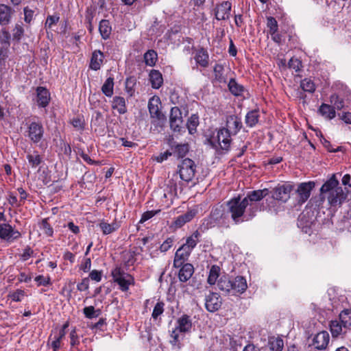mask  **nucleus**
Segmentation results:
<instances>
[{"label": "nucleus", "instance_id": "1", "mask_svg": "<svg viewBox=\"0 0 351 351\" xmlns=\"http://www.w3.org/2000/svg\"><path fill=\"white\" fill-rule=\"evenodd\" d=\"M253 204H248L247 199H241L239 196L233 197L227 202L228 213L230 214L231 219L236 223L248 221L255 216L256 208Z\"/></svg>", "mask_w": 351, "mask_h": 351}, {"label": "nucleus", "instance_id": "2", "mask_svg": "<svg viewBox=\"0 0 351 351\" xmlns=\"http://www.w3.org/2000/svg\"><path fill=\"white\" fill-rule=\"evenodd\" d=\"M339 184L335 174H333L320 189L321 201L327 198L330 206L341 205L346 199L347 193L343 191Z\"/></svg>", "mask_w": 351, "mask_h": 351}, {"label": "nucleus", "instance_id": "3", "mask_svg": "<svg viewBox=\"0 0 351 351\" xmlns=\"http://www.w3.org/2000/svg\"><path fill=\"white\" fill-rule=\"evenodd\" d=\"M231 135L227 130L222 128L216 134H213L207 141L212 147L216 149L220 148L227 151L230 147Z\"/></svg>", "mask_w": 351, "mask_h": 351}, {"label": "nucleus", "instance_id": "4", "mask_svg": "<svg viewBox=\"0 0 351 351\" xmlns=\"http://www.w3.org/2000/svg\"><path fill=\"white\" fill-rule=\"evenodd\" d=\"M161 101L158 96L152 97L148 101V109L152 119V123L162 127L166 120L161 111Z\"/></svg>", "mask_w": 351, "mask_h": 351}, {"label": "nucleus", "instance_id": "5", "mask_svg": "<svg viewBox=\"0 0 351 351\" xmlns=\"http://www.w3.org/2000/svg\"><path fill=\"white\" fill-rule=\"evenodd\" d=\"M111 276L113 281L119 285L120 289L123 291H128L130 285L134 282V278L119 267H116L112 270Z\"/></svg>", "mask_w": 351, "mask_h": 351}, {"label": "nucleus", "instance_id": "6", "mask_svg": "<svg viewBox=\"0 0 351 351\" xmlns=\"http://www.w3.org/2000/svg\"><path fill=\"white\" fill-rule=\"evenodd\" d=\"M195 165L193 160L190 158H185L178 165L179 175L182 180L189 182L192 180L195 173Z\"/></svg>", "mask_w": 351, "mask_h": 351}, {"label": "nucleus", "instance_id": "7", "mask_svg": "<svg viewBox=\"0 0 351 351\" xmlns=\"http://www.w3.org/2000/svg\"><path fill=\"white\" fill-rule=\"evenodd\" d=\"M292 190L293 186L290 184H278L273 189L271 196L274 199L286 202L290 198V193Z\"/></svg>", "mask_w": 351, "mask_h": 351}, {"label": "nucleus", "instance_id": "8", "mask_svg": "<svg viewBox=\"0 0 351 351\" xmlns=\"http://www.w3.org/2000/svg\"><path fill=\"white\" fill-rule=\"evenodd\" d=\"M21 237V234L18 230L14 229L8 223L0 224V239L9 243L13 242Z\"/></svg>", "mask_w": 351, "mask_h": 351}, {"label": "nucleus", "instance_id": "9", "mask_svg": "<svg viewBox=\"0 0 351 351\" xmlns=\"http://www.w3.org/2000/svg\"><path fill=\"white\" fill-rule=\"evenodd\" d=\"M315 187L314 182H307L300 183L295 193L298 195L297 199L299 203H304L310 197L311 191Z\"/></svg>", "mask_w": 351, "mask_h": 351}, {"label": "nucleus", "instance_id": "10", "mask_svg": "<svg viewBox=\"0 0 351 351\" xmlns=\"http://www.w3.org/2000/svg\"><path fill=\"white\" fill-rule=\"evenodd\" d=\"M44 128L41 123L33 121L28 126L27 136L34 143H38L43 137Z\"/></svg>", "mask_w": 351, "mask_h": 351}, {"label": "nucleus", "instance_id": "11", "mask_svg": "<svg viewBox=\"0 0 351 351\" xmlns=\"http://www.w3.org/2000/svg\"><path fill=\"white\" fill-rule=\"evenodd\" d=\"M221 304V299L218 293L210 292L206 295L205 307L209 312L217 311L220 308Z\"/></svg>", "mask_w": 351, "mask_h": 351}, {"label": "nucleus", "instance_id": "12", "mask_svg": "<svg viewBox=\"0 0 351 351\" xmlns=\"http://www.w3.org/2000/svg\"><path fill=\"white\" fill-rule=\"evenodd\" d=\"M225 223L224 212L221 208H213L208 219V225L213 227L216 225H223Z\"/></svg>", "mask_w": 351, "mask_h": 351}, {"label": "nucleus", "instance_id": "13", "mask_svg": "<svg viewBox=\"0 0 351 351\" xmlns=\"http://www.w3.org/2000/svg\"><path fill=\"white\" fill-rule=\"evenodd\" d=\"M241 119L235 115L228 116L226 119V128L232 135H236L242 128Z\"/></svg>", "mask_w": 351, "mask_h": 351}, {"label": "nucleus", "instance_id": "14", "mask_svg": "<svg viewBox=\"0 0 351 351\" xmlns=\"http://www.w3.org/2000/svg\"><path fill=\"white\" fill-rule=\"evenodd\" d=\"M231 3L226 1L217 5L215 8V17L217 20L228 19L230 15Z\"/></svg>", "mask_w": 351, "mask_h": 351}, {"label": "nucleus", "instance_id": "15", "mask_svg": "<svg viewBox=\"0 0 351 351\" xmlns=\"http://www.w3.org/2000/svg\"><path fill=\"white\" fill-rule=\"evenodd\" d=\"M186 248L187 247L182 245L177 250L173 260V267L177 268L180 267L184 265V262L187 261L191 252Z\"/></svg>", "mask_w": 351, "mask_h": 351}, {"label": "nucleus", "instance_id": "16", "mask_svg": "<svg viewBox=\"0 0 351 351\" xmlns=\"http://www.w3.org/2000/svg\"><path fill=\"white\" fill-rule=\"evenodd\" d=\"M269 190L264 189L263 190H256L250 191L247 193V196L244 197V199H247L248 204H253L254 208H256L254 210L256 212L257 210L256 205L254 203L261 200L263 197H266L269 194Z\"/></svg>", "mask_w": 351, "mask_h": 351}, {"label": "nucleus", "instance_id": "17", "mask_svg": "<svg viewBox=\"0 0 351 351\" xmlns=\"http://www.w3.org/2000/svg\"><path fill=\"white\" fill-rule=\"evenodd\" d=\"M231 284L232 289L230 294L233 295L238 293H243L247 288L246 280L243 276H237L234 280H231Z\"/></svg>", "mask_w": 351, "mask_h": 351}, {"label": "nucleus", "instance_id": "18", "mask_svg": "<svg viewBox=\"0 0 351 351\" xmlns=\"http://www.w3.org/2000/svg\"><path fill=\"white\" fill-rule=\"evenodd\" d=\"M330 337L326 331L318 332L313 338V345L318 350H323L326 348L329 343Z\"/></svg>", "mask_w": 351, "mask_h": 351}, {"label": "nucleus", "instance_id": "19", "mask_svg": "<svg viewBox=\"0 0 351 351\" xmlns=\"http://www.w3.org/2000/svg\"><path fill=\"white\" fill-rule=\"evenodd\" d=\"M14 13V10L10 6L1 4L0 5V25H6L11 21L12 16Z\"/></svg>", "mask_w": 351, "mask_h": 351}, {"label": "nucleus", "instance_id": "20", "mask_svg": "<svg viewBox=\"0 0 351 351\" xmlns=\"http://www.w3.org/2000/svg\"><path fill=\"white\" fill-rule=\"evenodd\" d=\"M197 209L193 208L187 210L185 213L178 216L174 221V224L178 228H181L186 223L191 221L197 215Z\"/></svg>", "mask_w": 351, "mask_h": 351}, {"label": "nucleus", "instance_id": "21", "mask_svg": "<svg viewBox=\"0 0 351 351\" xmlns=\"http://www.w3.org/2000/svg\"><path fill=\"white\" fill-rule=\"evenodd\" d=\"M176 328L181 332H189L192 328V320L190 316L183 315L179 317L177 320V326Z\"/></svg>", "mask_w": 351, "mask_h": 351}, {"label": "nucleus", "instance_id": "22", "mask_svg": "<svg viewBox=\"0 0 351 351\" xmlns=\"http://www.w3.org/2000/svg\"><path fill=\"white\" fill-rule=\"evenodd\" d=\"M194 59L197 64L204 68L209 65V55L204 48L202 47L196 51Z\"/></svg>", "mask_w": 351, "mask_h": 351}, {"label": "nucleus", "instance_id": "23", "mask_svg": "<svg viewBox=\"0 0 351 351\" xmlns=\"http://www.w3.org/2000/svg\"><path fill=\"white\" fill-rule=\"evenodd\" d=\"M37 103L40 107H46L50 100V94L48 90L44 87L39 86L36 88Z\"/></svg>", "mask_w": 351, "mask_h": 351}, {"label": "nucleus", "instance_id": "24", "mask_svg": "<svg viewBox=\"0 0 351 351\" xmlns=\"http://www.w3.org/2000/svg\"><path fill=\"white\" fill-rule=\"evenodd\" d=\"M194 273V267L191 263H185L181 266L178 273V278L181 282L188 281Z\"/></svg>", "mask_w": 351, "mask_h": 351}, {"label": "nucleus", "instance_id": "25", "mask_svg": "<svg viewBox=\"0 0 351 351\" xmlns=\"http://www.w3.org/2000/svg\"><path fill=\"white\" fill-rule=\"evenodd\" d=\"M104 58V53L101 51H94L90 58V68L95 71L99 70L103 63Z\"/></svg>", "mask_w": 351, "mask_h": 351}, {"label": "nucleus", "instance_id": "26", "mask_svg": "<svg viewBox=\"0 0 351 351\" xmlns=\"http://www.w3.org/2000/svg\"><path fill=\"white\" fill-rule=\"evenodd\" d=\"M232 286L231 279L228 276H223L217 281L219 289L225 294H230L231 289H232Z\"/></svg>", "mask_w": 351, "mask_h": 351}, {"label": "nucleus", "instance_id": "27", "mask_svg": "<svg viewBox=\"0 0 351 351\" xmlns=\"http://www.w3.org/2000/svg\"><path fill=\"white\" fill-rule=\"evenodd\" d=\"M99 31L103 39H108L112 32V27L110 21L106 19L101 20L99 22Z\"/></svg>", "mask_w": 351, "mask_h": 351}, {"label": "nucleus", "instance_id": "28", "mask_svg": "<svg viewBox=\"0 0 351 351\" xmlns=\"http://www.w3.org/2000/svg\"><path fill=\"white\" fill-rule=\"evenodd\" d=\"M149 81L153 88H159L163 83V78L160 72L154 69L152 70L149 73Z\"/></svg>", "mask_w": 351, "mask_h": 351}, {"label": "nucleus", "instance_id": "29", "mask_svg": "<svg viewBox=\"0 0 351 351\" xmlns=\"http://www.w3.org/2000/svg\"><path fill=\"white\" fill-rule=\"evenodd\" d=\"M201 234L198 230L195 231L190 237H187L186 243L182 245L192 252L197 244L200 241Z\"/></svg>", "mask_w": 351, "mask_h": 351}, {"label": "nucleus", "instance_id": "30", "mask_svg": "<svg viewBox=\"0 0 351 351\" xmlns=\"http://www.w3.org/2000/svg\"><path fill=\"white\" fill-rule=\"evenodd\" d=\"M112 107L118 111L119 114H125L127 112L125 100L123 97L116 96L113 98Z\"/></svg>", "mask_w": 351, "mask_h": 351}, {"label": "nucleus", "instance_id": "31", "mask_svg": "<svg viewBox=\"0 0 351 351\" xmlns=\"http://www.w3.org/2000/svg\"><path fill=\"white\" fill-rule=\"evenodd\" d=\"M259 112L257 110H253L247 113L245 121L248 127L252 128L258 122Z\"/></svg>", "mask_w": 351, "mask_h": 351}, {"label": "nucleus", "instance_id": "32", "mask_svg": "<svg viewBox=\"0 0 351 351\" xmlns=\"http://www.w3.org/2000/svg\"><path fill=\"white\" fill-rule=\"evenodd\" d=\"M319 113L327 119H332L335 117L336 112L332 106L322 104L319 108Z\"/></svg>", "mask_w": 351, "mask_h": 351}, {"label": "nucleus", "instance_id": "33", "mask_svg": "<svg viewBox=\"0 0 351 351\" xmlns=\"http://www.w3.org/2000/svg\"><path fill=\"white\" fill-rule=\"evenodd\" d=\"M221 269L217 265H213L209 271L207 282L209 285H213L216 283L217 278L219 277Z\"/></svg>", "mask_w": 351, "mask_h": 351}, {"label": "nucleus", "instance_id": "34", "mask_svg": "<svg viewBox=\"0 0 351 351\" xmlns=\"http://www.w3.org/2000/svg\"><path fill=\"white\" fill-rule=\"evenodd\" d=\"M171 148L174 147V154L178 158H183L189 152L188 144H176L170 143Z\"/></svg>", "mask_w": 351, "mask_h": 351}, {"label": "nucleus", "instance_id": "35", "mask_svg": "<svg viewBox=\"0 0 351 351\" xmlns=\"http://www.w3.org/2000/svg\"><path fill=\"white\" fill-rule=\"evenodd\" d=\"M229 90L236 96L241 95L244 90L242 85L239 84L234 79H231L228 84Z\"/></svg>", "mask_w": 351, "mask_h": 351}, {"label": "nucleus", "instance_id": "36", "mask_svg": "<svg viewBox=\"0 0 351 351\" xmlns=\"http://www.w3.org/2000/svg\"><path fill=\"white\" fill-rule=\"evenodd\" d=\"M113 87L114 78L109 77L101 87L102 93L107 97H111L113 95Z\"/></svg>", "mask_w": 351, "mask_h": 351}, {"label": "nucleus", "instance_id": "37", "mask_svg": "<svg viewBox=\"0 0 351 351\" xmlns=\"http://www.w3.org/2000/svg\"><path fill=\"white\" fill-rule=\"evenodd\" d=\"M99 227L104 234H108L117 230L119 228V225L117 221H114L112 223L101 222L99 223Z\"/></svg>", "mask_w": 351, "mask_h": 351}, {"label": "nucleus", "instance_id": "38", "mask_svg": "<svg viewBox=\"0 0 351 351\" xmlns=\"http://www.w3.org/2000/svg\"><path fill=\"white\" fill-rule=\"evenodd\" d=\"M214 80L219 83H226V79L223 75V66L221 64H216L213 69Z\"/></svg>", "mask_w": 351, "mask_h": 351}, {"label": "nucleus", "instance_id": "39", "mask_svg": "<svg viewBox=\"0 0 351 351\" xmlns=\"http://www.w3.org/2000/svg\"><path fill=\"white\" fill-rule=\"evenodd\" d=\"M339 319L341 324L345 327L351 326V310L345 309L339 314Z\"/></svg>", "mask_w": 351, "mask_h": 351}, {"label": "nucleus", "instance_id": "40", "mask_svg": "<svg viewBox=\"0 0 351 351\" xmlns=\"http://www.w3.org/2000/svg\"><path fill=\"white\" fill-rule=\"evenodd\" d=\"M144 60L146 65L153 66L157 60V53L154 50H148L144 54Z\"/></svg>", "mask_w": 351, "mask_h": 351}, {"label": "nucleus", "instance_id": "41", "mask_svg": "<svg viewBox=\"0 0 351 351\" xmlns=\"http://www.w3.org/2000/svg\"><path fill=\"white\" fill-rule=\"evenodd\" d=\"M269 346L271 351H282L284 343L280 338H272L269 341Z\"/></svg>", "mask_w": 351, "mask_h": 351}, {"label": "nucleus", "instance_id": "42", "mask_svg": "<svg viewBox=\"0 0 351 351\" xmlns=\"http://www.w3.org/2000/svg\"><path fill=\"white\" fill-rule=\"evenodd\" d=\"M300 87L304 91L308 93H313L315 90V85L309 78H305L302 80Z\"/></svg>", "mask_w": 351, "mask_h": 351}, {"label": "nucleus", "instance_id": "43", "mask_svg": "<svg viewBox=\"0 0 351 351\" xmlns=\"http://www.w3.org/2000/svg\"><path fill=\"white\" fill-rule=\"evenodd\" d=\"M330 328L333 337H337L342 332V326L337 320L331 321Z\"/></svg>", "mask_w": 351, "mask_h": 351}, {"label": "nucleus", "instance_id": "44", "mask_svg": "<svg viewBox=\"0 0 351 351\" xmlns=\"http://www.w3.org/2000/svg\"><path fill=\"white\" fill-rule=\"evenodd\" d=\"M40 228L47 237H52L53 234V229L48 223L47 219H44L40 223Z\"/></svg>", "mask_w": 351, "mask_h": 351}, {"label": "nucleus", "instance_id": "45", "mask_svg": "<svg viewBox=\"0 0 351 351\" xmlns=\"http://www.w3.org/2000/svg\"><path fill=\"white\" fill-rule=\"evenodd\" d=\"M199 124V117L197 114H192L187 122V128L190 134H193L196 130Z\"/></svg>", "mask_w": 351, "mask_h": 351}, {"label": "nucleus", "instance_id": "46", "mask_svg": "<svg viewBox=\"0 0 351 351\" xmlns=\"http://www.w3.org/2000/svg\"><path fill=\"white\" fill-rule=\"evenodd\" d=\"M180 330L178 328H175L172 330L171 334V338L170 343L173 346H176L177 348H180Z\"/></svg>", "mask_w": 351, "mask_h": 351}, {"label": "nucleus", "instance_id": "47", "mask_svg": "<svg viewBox=\"0 0 351 351\" xmlns=\"http://www.w3.org/2000/svg\"><path fill=\"white\" fill-rule=\"evenodd\" d=\"M330 103L333 105L334 109L341 110L344 106V100L337 95H332L330 98Z\"/></svg>", "mask_w": 351, "mask_h": 351}, {"label": "nucleus", "instance_id": "48", "mask_svg": "<svg viewBox=\"0 0 351 351\" xmlns=\"http://www.w3.org/2000/svg\"><path fill=\"white\" fill-rule=\"evenodd\" d=\"M27 158L32 167H38L42 162L40 156L37 153L27 154Z\"/></svg>", "mask_w": 351, "mask_h": 351}, {"label": "nucleus", "instance_id": "49", "mask_svg": "<svg viewBox=\"0 0 351 351\" xmlns=\"http://www.w3.org/2000/svg\"><path fill=\"white\" fill-rule=\"evenodd\" d=\"M267 26L269 28L270 34H274L278 31V23L275 18L272 16L267 17Z\"/></svg>", "mask_w": 351, "mask_h": 351}, {"label": "nucleus", "instance_id": "50", "mask_svg": "<svg viewBox=\"0 0 351 351\" xmlns=\"http://www.w3.org/2000/svg\"><path fill=\"white\" fill-rule=\"evenodd\" d=\"M165 304L163 302H158L153 310L152 317L153 319H156L164 312Z\"/></svg>", "mask_w": 351, "mask_h": 351}, {"label": "nucleus", "instance_id": "51", "mask_svg": "<svg viewBox=\"0 0 351 351\" xmlns=\"http://www.w3.org/2000/svg\"><path fill=\"white\" fill-rule=\"evenodd\" d=\"M83 312L86 317L88 319H92L93 317H96L99 315V313L100 310L95 311L94 306H86L83 309Z\"/></svg>", "mask_w": 351, "mask_h": 351}, {"label": "nucleus", "instance_id": "52", "mask_svg": "<svg viewBox=\"0 0 351 351\" xmlns=\"http://www.w3.org/2000/svg\"><path fill=\"white\" fill-rule=\"evenodd\" d=\"M10 34L5 29H2L0 35V44L3 46H10Z\"/></svg>", "mask_w": 351, "mask_h": 351}, {"label": "nucleus", "instance_id": "53", "mask_svg": "<svg viewBox=\"0 0 351 351\" xmlns=\"http://www.w3.org/2000/svg\"><path fill=\"white\" fill-rule=\"evenodd\" d=\"M24 33V29L21 25L16 24L14 28L12 30L13 39L16 40H20Z\"/></svg>", "mask_w": 351, "mask_h": 351}, {"label": "nucleus", "instance_id": "54", "mask_svg": "<svg viewBox=\"0 0 351 351\" xmlns=\"http://www.w3.org/2000/svg\"><path fill=\"white\" fill-rule=\"evenodd\" d=\"M160 212V209L155 210H148V211L145 212L142 215L141 219H140L139 223H143L146 221L152 219L156 215L158 214Z\"/></svg>", "mask_w": 351, "mask_h": 351}, {"label": "nucleus", "instance_id": "55", "mask_svg": "<svg viewBox=\"0 0 351 351\" xmlns=\"http://www.w3.org/2000/svg\"><path fill=\"white\" fill-rule=\"evenodd\" d=\"M289 67L299 71L302 67V62L298 58H291L288 62Z\"/></svg>", "mask_w": 351, "mask_h": 351}, {"label": "nucleus", "instance_id": "56", "mask_svg": "<svg viewBox=\"0 0 351 351\" xmlns=\"http://www.w3.org/2000/svg\"><path fill=\"white\" fill-rule=\"evenodd\" d=\"M176 120L182 119V112L180 109L177 106L171 108L169 121L176 120Z\"/></svg>", "mask_w": 351, "mask_h": 351}, {"label": "nucleus", "instance_id": "57", "mask_svg": "<svg viewBox=\"0 0 351 351\" xmlns=\"http://www.w3.org/2000/svg\"><path fill=\"white\" fill-rule=\"evenodd\" d=\"M170 122V127L171 130H173L175 132H180L181 128H182V123L183 119H176V120H171L169 121Z\"/></svg>", "mask_w": 351, "mask_h": 351}, {"label": "nucleus", "instance_id": "58", "mask_svg": "<svg viewBox=\"0 0 351 351\" xmlns=\"http://www.w3.org/2000/svg\"><path fill=\"white\" fill-rule=\"evenodd\" d=\"M60 19V17L57 15L49 16L47 18L45 22V27L47 28H51L52 25L56 24Z\"/></svg>", "mask_w": 351, "mask_h": 351}, {"label": "nucleus", "instance_id": "59", "mask_svg": "<svg viewBox=\"0 0 351 351\" xmlns=\"http://www.w3.org/2000/svg\"><path fill=\"white\" fill-rule=\"evenodd\" d=\"M173 239L172 238H167L160 245V250L162 252L168 251L172 246Z\"/></svg>", "mask_w": 351, "mask_h": 351}, {"label": "nucleus", "instance_id": "60", "mask_svg": "<svg viewBox=\"0 0 351 351\" xmlns=\"http://www.w3.org/2000/svg\"><path fill=\"white\" fill-rule=\"evenodd\" d=\"M10 46H0V64L4 62L8 56V51Z\"/></svg>", "mask_w": 351, "mask_h": 351}, {"label": "nucleus", "instance_id": "61", "mask_svg": "<svg viewBox=\"0 0 351 351\" xmlns=\"http://www.w3.org/2000/svg\"><path fill=\"white\" fill-rule=\"evenodd\" d=\"M24 291L23 290L18 289L15 292L10 295V298L15 302H20L22 297L24 296Z\"/></svg>", "mask_w": 351, "mask_h": 351}, {"label": "nucleus", "instance_id": "62", "mask_svg": "<svg viewBox=\"0 0 351 351\" xmlns=\"http://www.w3.org/2000/svg\"><path fill=\"white\" fill-rule=\"evenodd\" d=\"M23 11L25 15V21L27 23H29L33 19L34 11L29 9L28 7H25L23 9Z\"/></svg>", "mask_w": 351, "mask_h": 351}, {"label": "nucleus", "instance_id": "63", "mask_svg": "<svg viewBox=\"0 0 351 351\" xmlns=\"http://www.w3.org/2000/svg\"><path fill=\"white\" fill-rule=\"evenodd\" d=\"M35 281L38 283V285L46 286L50 284V278H45L43 276H38L35 278Z\"/></svg>", "mask_w": 351, "mask_h": 351}, {"label": "nucleus", "instance_id": "64", "mask_svg": "<svg viewBox=\"0 0 351 351\" xmlns=\"http://www.w3.org/2000/svg\"><path fill=\"white\" fill-rule=\"evenodd\" d=\"M178 179V173H175L172 175V178L169 180L168 185H170L171 191H174L175 193L177 191V184L176 180Z\"/></svg>", "mask_w": 351, "mask_h": 351}]
</instances>
